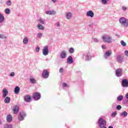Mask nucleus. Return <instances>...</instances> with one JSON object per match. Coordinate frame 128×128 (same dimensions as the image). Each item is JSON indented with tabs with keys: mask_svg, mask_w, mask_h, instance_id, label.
Wrapping results in <instances>:
<instances>
[{
	"mask_svg": "<svg viewBox=\"0 0 128 128\" xmlns=\"http://www.w3.org/2000/svg\"><path fill=\"white\" fill-rule=\"evenodd\" d=\"M110 0H102V2L104 4H108V1Z\"/></svg>",
	"mask_w": 128,
	"mask_h": 128,
	"instance_id": "34",
	"label": "nucleus"
},
{
	"mask_svg": "<svg viewBox=\"0 0 128 128\" xmlns=\"http://www.w3.org/2000/svg\"><path fill=\"white\" fill-rule=\"evenodd\" d=\"M122 86L123 88H128V80L126 79H124L122 80Z\"/></svg>",
	"mask_w": 128,
	"mask_h": 128,
	"instance_id": "9",
	"label": "nucleus"
},
{
	"mask_svg": "<svg viewBox=\"0 0 128 128\" xmlns=\"http://www.w3.org/2000/svg\"><path fill=\"white\" fill-rule=\"evenodd\" d=\"M60 57L62 58H64L66 57V53L65 51H62L60 54Z\"/></svg>",
	"mask_w": 128,
	"mask_h": 128,
	"instance_id": "16",
	"label": "nucleus"
},
{
	"mask_svg": "<svg viewBox=\"0 0 128 128\" xmlns=\"http://www.w3.org/2000/svg\"><path fill=\"white\" fill-rule=\"evenodd\" d=\"M5 12H6V14H10V9L9 8H6V10H5Z\"/></svg>",
	"mask_w": 128,
	"mask_h": 128,
	"instance_id": "33",
	"label": "nucleus"
},
{
	"mask_svg": "<svg viewBox=\"0 0 128 128\" xmlns=\"http://www.w3.org/2000/svg\"><path fill=\"white\" fill-rule=\"evenodd\" d=\"M98 124L100 128H106V121L102 118H100L98 121Z\"/></svg>",
	"mask_w": 128,
	"mask_h": 128,
	"instance_id": "1",
	"label": "nucleus"
},
{
	"mask_svg": "<svg viewBox=\"0 0 128 128\" xmlns=\"http://www.w3.org/2000/svg\"><path fill=\"white\" fill-rule=\"evenodd\" d=\"M116 114H118V113L116 112L112 113V114H111L112 118H114Z\"/></svg>",
	"mask_w": 128,
	"mask_h": 128,
	"instance_id": "37",
	"label": "nucleus"
},
{
	"mask_svg": "<svg viewBox=\"0 0 128 128\" xmlns=\"http://www.w3.org/2000/svg\"><path fill=\"white\" fill-rule=\"evenodd\" d=\"M4 102L5 104H10V97H6Z\"/></svg>",
	"mask_w": 128,
	"mask_h": 128,
	"instance_id": "19",
	"label": "nucleus"
},
{
	"mask_svg": "<svg viewBox=\"0 0 128 128\" xmlns=\"http://www.w3.org/2000/svg\"><path fill=\"white\" fill-rule=\"evenodd\" d=\"M2 120H0V124H2Z\"/></svg>",
	"mask_w": 128,
	"mask_h": 128,
	"instance_id": "53",
	"label": "nucleus"
},
{
	"mask_svg": "<svg viewBox=\"0 0 128 128\" xmlns=\"http://www.w3.org/2000/svg\"><path fill=\"white\" fill-rule=\"evenodd\" d=\"M30 82L32 84H36V80L34 78H30Z\"/></svg>",
	"mask_w": 128,
	"mask_h": 128,
	"instance_id": "30",
	"label": "nucleus"
},
{
	"mask_svg": "<svg viewBox=\"0 0 128 128\" xmlns=\"http://www.w3.org/2000/svg\"><path fill=\"white\" fill-rule=\"evenodd\" d=\"M37 28H38V30H44V26L40 24H38Z\"/></svg>",
	"mask_w": 128,
	"mask_h": 128,
	"instance_id": "17",
	"label": "nucleus"
},
{
	"mask_svg": "<svg viewBox=\"0 0 128 128\" xmlns=\"http://www.w3.org/2000/svg\"><path fill=\"white\" fill-rule=\"evenodd\" d=\"M108 128H114V126H109Z\"/></svg>",
	"mask_w": 128,
	"mask_h": 128,
	"instance_id": "52",
	"label": "nucleus"
},
{
	"mask_svg": "<svg viewBox=\"0 0 128 128\" xmlns=\"http://www.w3.org/2000/svg\"><path fill=\"white\" fill-rule=\"evenodd\" d=\"M104 46H102V48H104Z\"/></svg>",
	"mask_w": 128,
	"mask_h": 128,
	"instance_id": "54",
	"label": "nucleus"
},
{
	"mask_svg": "<svg viewBox=\"0 0 128 128\" xmlns=\"http://www.w3.org/2000/svg\"><path fill=\"white\" fill-rule=\"evenodd\" d=\"M66 18H68V20H70V18H72V13L70 12L67 13L66 15Z\"/></svg>",
	"mask_w": 128,
	"mask_h": 128,
	"instance_id": "22",
	"label": "nucleus"
},
{
	"mask_svg": "<svg viewBox=\"0 0 128 128\" xmlns=\"http://www.w3.org/2000/svg\"><path fill=\"white\" fill-rule=\"evenodd\" d=\"M24 100L26 102H30L32 100V97L30 95H26L24 97Z\"/></svg>",
	"mask_w": 128,
	"mask_h": 128,
	"instance_id": "10",
	"label": "nucleus"
},
{
	"mask_svg": "<svg viewBox=\"0 0 128 128\" xmlns=\"http://www.w3.org/2000/svg\"><path fill=\"white\" fill-rule=\"evenodd\" d=\"M38 21L41 24H44V20H42V19L38 20Z\"/></svg>",
	"mask_w": 128,
	"mask_h": 128,
	"instance_id": "28",
	"label": "nucleus"
},
{
	"mask_svg": "<svg viewBox=\"0 0 128 128\" xmlns=\"http://www.w3.org/2000/svg\"><path fill=\"white\" fill-rule=\"evenodd\" d=\"M6 4H7V6H11L12 5V2H10V0H8L6 2Z\"/></svg>",
	"mask_w": 128,
	"mask_h": 128,
	"instance_id": "38",
	"label": "nucleus"
},
{
	"mask_svg": "<svg viewBox=\"0 0 128 128\" xmlns=\"http://www.w3.org/2000/svg\"><path fill=\"white\" fill-rule=\"evenodd\" d=\"M6 37L4 34H0V38H6Z\"/></svg>",
	"mask_w": 128,
	"mask_h": 128,
	"instance_id": "36",
	"label": "nucleus"
},
{
	"mask_svg": "<svg viewBox=\"0 0 128 128\" xmlns=\"http://www.w3.org/2000/svg\"><path fill=\"white\" fill-rule=\"evenodd\" d=\"M116 108H117V110H121V108H122V106H120V105H118L116 107Z\"/></svg>",
	"mask_w": 128,
	"mask_h": 128,
	"instance_id": "39",
	"label": "nucleus"
},
{
	"mask_svg": "<svg viewBox=\"0 0 128 128\" xmlns=\"http://www.w3.org/2000/svg\"><path fill=\"white\" fill-rule=\"evenodd\" d=\"M102 40H103L104 42H108V44H110L112 42V38L108 35L103 36Z\"/></svg>",
	"mask_w": 128,
	"mask_h": 128,
	"instance_id": "2",
	"label": "nucleus"
},
{
	"mask_svg": "<svg viewBox=\"0 0 128 128\" xmlns=\"http://www.w3.org/2000/svg\"><path fill=\"white\" fill-rule=\"evenodd\" d=\"M13 112H18V106H16L13 109Z\"/></svg>",
	"mask_w": 128,
	"mask_h": 128,
	"instance_id": "26",
	"label": "nucleus"
},
{
	"mask_svg": "<svg viewBox=\"0 0 128 128\" xmlns=\"http://www.w3.org/2000/svg\"><path fill=\"white\" fill-rule=\"evenodd\" d=\"M52 2H56V0H52Z\"/></svg>",
	"mask_w": 128,
	"mask_h": 128,
	"instance_id": "49",
	"label": "nucleus"
},
{
	"mask_svg": "<svg viewBox=\"0 0 128 128\" xmlns=\"http://www.w3.org/2000/svg\"><path fill=\"white\" fill-rule=\"evenodd\" d=\"M120 44L123 46H126V44L124 42V40H122L120 42Z\"/></svg>",
	"mask_w": 128,
	"mask_h": 128,
	"instance_id": "31",
	"label": "nucleus"
},
{
	"mask_svg": "<svg viewBox=\"0 0 128 128\" xmlns=\"http://www.w3.org/2000/svg\"><path fill=\"white\" fill-rule=\"evenodd\" d=\"M94 42H98V40L97 38H94Z\"/></svg>",
	"mask_w": 128,
	"mask_h": 128,
	"instance_id": "46",
	"label": "nucleus"
},
{
	"mask_svg": "<svg viewBox=\"0 0 128 128\" xmlns=\"http://www.w3.org/2000/svg\"><path fill=\"white\" fill-rule=\"evenodd\" d=\"M122 9L124 10H126V8L125 6H122Z\"/></svg>",
	"mask_w": 128,
	"mask_h": 128,
	"instance_id": "47",
	"label": "nucleus"
},
{
	"mask_svg": "<svg viewBox=\"0 0 128 128\" xmlns=\"http://www.w3.org/2000/svg\"><path fill=\"white\" fill-rule=\"evenodd\" d=\"M120 22L123 24L124 26H128V22H126V19L124 18H121L119 20Z\"/></svg>",
	"mask_w": 128,
	"mask_h": 128,
	"instance_id": "3",
	"label": "nucleus"
},
{
	"mask_svg": "<svg viewBox=\"0 0 128 128\" xmlns=\"http://www.w3.org/2000/svg\"><path fill=\"white\" fill-rule=\"evenodd\" d=\"M37 36L38 38H40L42 36V33H38L37 35Z\"/></svg>",
	"mask_w": 128,
	"mask_h": 128,
	"instance_id": "35",
	"label": "nucleus"
},
{
	"mask_svg": "<svg viewBox=\"0 0 128 128\" xmlns=\"http://www.w3.org/2000/svg\"><path fill=\"white\" fill-rule=\"evenodd\" d=\"M46 14H56V12L54 11H46Z\"/></svg>",
	"mask_w": 128,
	"mask_h": 128,
	"instance_id": "21",
	"label": "nucleus"
},
{
	"mask_svg": "<svg viewBox=\"0 0 128 128\" xmlns=\"http://www.w3.org/2000/svg\"><path fill=\"white\" fill-rule=\"evenodd\" d=\"M20 90V87L17 86L15 88L14 90V92H15L16 94H19Z\"/></svg>",
	"mask_w": 128,
	"mask_h": 128,
	"instance_id": "15",
	"label": "nucleus"
},
{
	"mask_svg": "<svg viewBox=\"0 0 128 128\" xmlns=\"http://www.w3.org/2000/svg\"><path fill=\"white\" fill-rule=\"evenodd\" d=\"M94 12L92 10H89L86 13L87 16H90V18H94Z\"/></svg>",
	"mask_w": 128,
	"mask_h": 128,
	"instance_id": "12",
	"label": "nucleus"
},
{
	"mask_svg": "<svg viewBox=\"0 0 128 128\" xmlns=\"http://www.w3.org/2000/svg\"><path fill=\"white\" fill-rule=\"evenodd\" d=\"M4 20V17L2 14H0V22H2Z\"/></svg>",
	"mask_w": 128,
	"mask_h": 128,
	"instance_id": "23",
	"label": "nucleus"
},
{
	"mask_svg": "<svg viewBox=\"0 0 128 128\" xmlns=\"http://www.w3.org/2000/svg\"><path fill=\"white\" fill-rule=\"evenodd\" d=\"M67 62L68 64H72L74 62V60L72 59V56H69L67 58Z\"/></svg>",
	"mask_w": 128,
	"mask_h": 128,
	"instance_id": "13",
	"label": "nucleus"
},
{
	"mask_svg": "<svg viewBox=\"0 0 128 128\" xmlns=\"http://www.w3.org/2000/svg\"><path fill=\"white\" fill-rule=\"evenodd\" d=\"M62 86H64V88L67 87V86H68V84H66V83H63V84H62Z\"/></svg>",
	"mask_w": 128,
	"mask_h": 128,
	"instance_id": "40",
	"label": "nucleus"
},
{
	"mask_svg": "<svg viewBox=\"0 0 128 128\" xmlns=\"http://www.w3.org/2000/svg\"><path fill=\"white\" fill-rule=\"evenodd\" d=\"M112 54V50H108L106 52L105 58H108Z\"/></svg>",
	"mask_w": 128,
	"mask_h": 128,
	"instance_id": "18",
	"label": "nucleus"
},
{
	"mask_svg": "<svg viewBox=\"0 0 128 128\" xmlns=\"http://www.w3.org/2000/svg\"><path fill=\"white\" fill-rule=\"evenodd\" d=\"M116 36H118V38H120V35L118 34H116Z\"/></svg>",
	"mask_w": 128,
	"mask_h": 128,
	"instance_id": "51",
	"label": "nucleus"
},
{
	"mask_svg": "<svg viewBox=\"0 0 128 128\" xmlns=\"http://www.w3.org/2000/svg\"><path fill=\"white\" fill-rule=\"evenodd\" d=\"M33 98L34 100H38L40 98V94L38 92L34 94H33Z\"/></svg>",
	"mask_w": 128,
	"mask_h": 128,
	"instance_id": "6",
	"label": "nucleus"
},
{
	"mask_svg": "<svg viewBox=\"0 0 128 128\" xmlns=\"http://www.w3.org/2000/svg\"><path fill=\"white\" fill-rule=\"evenodd\" d=\"M36 52H40V47H38L36 48Z\"/></svg>",
	"mask_w": 128,
	"mask_h": 128,
	"instance_id": "45",
	"label": "nucleus"
},
{
	"mask_svg": "<svg viewBox=\"0 0 128 128\" xmlns=\"http://www.w3.org/2000/svg\"><path fill=\"white\" fill-rule=\"evenodd\" d=\"M4 128H12V124H4Z\"/></svg>",
	"mask_w": 128,
	"mask_h": 128,
	"instance_id": "20",
	"label": "nucleus"
},
{
	"mask_svg": "<svg viewBox=\"0 0 128 128\" xmlns=\"http://www.w3.org/2000/svg\"><path fill=\"white\" fill-rule=\"evenodd\" d=\"M10 76H14V72H11V74H10Z\"/></svg>",
	"mask_w": 128,
	"mask_h": 128,
	"instance_id": "43",
	"label": "nucleus"
},
{
	"mask_svg": "<svg viewBox=\"0 0 128 128\" xmlns=\"http://www.w3.org/2000/svg\"><path fill=\"white\" fill-rule=\"evenodd\" d=\"M60 72L62 73L64 72V69L62 68H60L59 70Z\"/></svg>",
	"mask_w": 128,
	"mask_h": 128,
	"instance_id": "41",
	"label": "nucleus"
},
{
	"mask_svg": "<svg viewBox=\"0 0 128 128\" xmlns=\"http://www.w3.org/2000/svg\"><path fill=\"white\" fill-rule=\"evenodd\" d=\"M23 42L25 44H26L28 42V38H25L23 40Z\"/></svg>",
	"mask_w": 128,
	"mask_h": 128,
	"instance_id": "25",
	"label": "nucleus"
},
{
	"mask_svg": "<svg viewBox=\"0 0 128 128\" xmlns=\"http://www.w3.org/2000/svg\"><path fill=\"white\" fill-rule=\"evenodd\" d=\"M57 26H60V22H58Z\"/></svg>",
	"mask_w": 128,
	"mask_h": 128,
	"instance_id": "50",
	"label": "nucleus"
},
{
	"mask_svg": "<svg viewBox=\"0 0 128 128\" xmlns=\"http://www.w3.org/2000/svg\"><path fill=\"white\" fill-rule=\"evenodd\" d=\"M26 116V114L25 112H20L18 118L19 120H24Z\"/></svg>",
	"mask_w": 128,
	"mask_h": 128,
	"instance_id": "4",
	"label": "nucleus"
},
{
	"mask_svg": "<svg viewBox=\"0 0 128 128\" xmlns=\"http://www.w3.org/2000/svg\"><path fill=\"white\" fill-rule=\"evenodd\" d=\"M12 120V116L10 114L8 115L6 117V121L8 122H10Z\"/></svg>",
	"mask_w": 128,
	"mask_h": 128,
	"instance_id": "14",
	"label": "nucleus"
},
{
	"mask_svg": "<svg viewBox=\"0 0 128 128\" xmlns=\"http://www.w3.org/2000/svg\"><path fill=\"white\" fill-rule=\"evenodd\" d=\"M92 60V56L90 55V54H86V60Z\"/></svg>",
	"mask_w": 128,
	"mask_h": 128,
	"instance_id": "24",
	"label": "nucleus"
},
{
	"mask_svg": "<svg viewBox=\"0 0 128 128\" xmlns=\"http://www.w3.org/2000/svg\"><path fill=\"white\" fill-rule=\"evenodd\" d=\"M69 52L70 54H74V50L72 48H70L69 50Z\"/></svg>",
	"mask_w": 128,
	"mask_h": 128,
	"instance_id": "32",
	"label": "nucleus"
},
{
	"mask_svg": "<svg viewBox=\"0 0 128 128\" xmlns=\"http://www.w3.org/2000/svg\"><path fill=\"white\" fill-rule=\"evenodd\" d=\"M2 98H4L6 97V96L8 94V91L6 88H4L2 91Z\"/></svg>",
	"mask_w": 128,
	"mask_h": 128,
	"instance_id": "11",
	"label": "nucleus"
},
{
	"mask_svg": "<svg viewBox=\"0 0 128 128\" xmlns=\"http://www.w3.org/2000/svg\"><path fill=\"white\" fill-rule=\"evenodd\" d=\"M117 60L118 62H120V56H118Z\"/></svg>",
	"mask_w": 128,
	"mask_h": 128,
	"instance_id": "44",
	"label": "nucleus"
},
{
	"mask_svg": "<svg viewBox=\"0 0 128 128\" xmlns=\"http://www.w3.org/2000/svg\"><path fill=\"white\" fill-rule=\"evenodd\" d=\"M126 98L128 101V92L126 94Z\"/></svg>",
	"mask_w": 128,
	"mask_h": 128,
	"instance_id": "48",
	"label": "nucleus"
},
{
	"mask_svg": "<svg viewBox=\"0 0 128 128\" xmlns=\"http://www.w3.org/2000/svg\"><path fill=\"white\" fill-rule=\"evenodd\" d=\"M116 76H122V70L120 68H118L116 70Z\"/></svg>",
	"mask_w": 128,
	"mask_h": 128,
	"instance_id": "8",
	"label": "nucleus"
},
{
	"mask_svg": "<svg viewBox=\"0 0 128 128\" xmlns=\"http://www.w3.org/2000/svg\"><path fill=\"white\" fill-rule=\"evenodd\" d=\"M120 116H124V118H126V116H128V112L121 113Z\"/></svg>",
	"mask_w": 128,
	"mask_h": 128,
	"instance_id": "29",
	"label": "nucleus"
},
{
	"mask_svg": "<svg viewBox=\"0 0 128 128\" xmlns=\"http://www.w3.org/2000/svg\"><path fill=\"white\" fill-rule=\"evenodd\" d=\"M124 112H126V111Z\"/></svg>",
	"mask_w": 128,
	"mask_h": 128,
	"instance_id": "55",
	"label": "nucleus"
},
{
	"mask_svg": "<svg viewBox=\"0 0 128 128\" xmlns=\"http://www.w3.org/2000/svg\"><path fill=\"white\" fill-rule=\"evenodd\" d=\"M124 54H125V55L126 56H128V50H126L124 52Z\"/></svg>",
	"mask_w": 128,
	"mask_h": 128,
	"instance_id": "42",
	"label": "nucleus"
},
{
	"mask_svg": "<svg viewBox=\"0 0 128 128\" xmlns=\"http://www.w3.org/2000/svg\"><path fill=\"white\" fill-rule=\"evenodd\" d=\"M124 98V96H119L118 97L117 100L119 102H120Z\"/></svg>",
	"mask_w": 128,
	"mask_h": 128,
	"instance_id": "27",
	"label": "nucleus"
},
{
	"mask_svg": "<svg viewBox=\"0 0 128 128\" xmlns=\"http://www.w3.org/2000/svg\"><path fill=\"white\" fill-rule=\"evenodd\" d=\"M50 76V73L48 72V70H44L42 72V76L44 78H48Z\"/></svg>",
	"mask_w": 128,
	"mask_h": 128,
	"instance_id": "7",
	"label": "nucleus"
},
{
	"mask_svg": "<svg viewBox=\"0 0 128 128\" xmlns=\"http://www.w3.org/2000/svg\"><path fill=\"white\" fill-rule=\"evenodd\" d=\"M42 54L44 56H48V46H45L42 49Z\"/></svg>",
	"mask_w": 128,
	"mask_h": 128,
	"instance_id": "5",
	"label": "nucleus"
}]
</instances>
